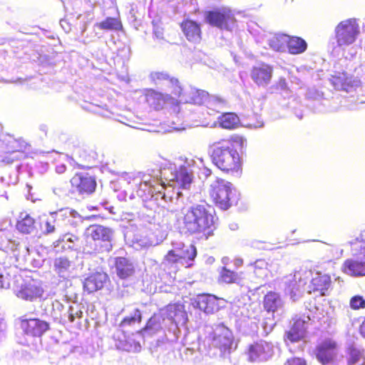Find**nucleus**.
I'll list each match as a JSON object with an SVG mask.
<instances>
[{
    "label": "nucleus",
    "instance_id": "f257e3e1",
    "mask_svg": "<svg viewBox=\"0 0 365 365\" xmlns=\"http://www.w3.org/2000/svg\"><path fill=\"white\" fill-rule=\"evenodd\" d=\"M203 166L202 160L198 159H178L175 163H168L160 170H154L149 174L140 175L134 182L140 184L138 193L144 200H157L163 207H168L171 211L178 208L171 207L170 204L180 207L183 203L184 193L191 186L193 174L199 169L200 175L205 178L211 175V170Z\"/></svg>",
    "mask_w": 365,
    "mask_h": 365
},
{
    "label": "nucleus",
    "instance_id": "f03ea898",
    "mask_svg": "<svg viewBox=\"0 0 365 365\" xmlns=\"http://www.w3.org/2000/svg\"><path fill=\"white\" fill-rule=\"evenodd\" d=\"M212 208L202 202L182 210L183 228L190 234H197L207 239L215 229Z\"/></svg>",
    "mask_w": 365,
    "mask_h": 365
},
{
    "label": "nucleus",
    "instance_id": "7ed1b4c3",
    "mask_svg": "<svg viewBox=\"0 0 365 365\" xmlns=\"http://www.w3.org/2000/svg\"><path fill=\"white\" fill-rule=\"evenodd\" d=\"M245 140L222 139L215 142L210 147L212 163L222 171L229 173L237 170L240 167L238 147L242 148Z\"/></svg>",
    "mask_w": 365,
    "mask_h": 365
},
{
    "label": "nucleus",
    "instance_id": "20e7f679",
    "mask_svg": "<svg viewBox=\"0 0 365 365\" xmlns=\"http://www.w3.org/2000/svg\"><path fill=\"white\" fill-rule=\"evenodd\" d=\"M351 257L346 259L341 267L344 273L351 277L365 276V231L350 240Z\"/></svg>",
    "mask_w": 365,
    "mask_h": 365
},
{
    "label": "nucleus",
    "instance_id": "39448f33",
    "mask_svg": "<svg viewBox=\"0 0 365 365\" xmlns=\"http://www.w3.org/2000/svg\"><path fill=\"white\" fill-rule=\"evenodd\" d=\"M87 235L93 240L91 247L86 245L83 252L87 253L93 252H108L112 250V241L114 232L110 227L100 225H92L87 229Z\"/></svg>",
    "mask_w": 365,
    "mask_h": 365
},
{
    "label": "nucleus",
    "instance_id": "423d86ee",
    "mask_svg": "<svg viewBox=\"0 0 365 365\" xmlns=\"http://www.w3.org/2000/svg\"><path fill=\"white\" fill-rule=\"evenodd\" d=\"M210 193L215 204L225 210L237 203L239 199L233 185L222 179H217L210 185Z\"/></svg>",
    "mask_w": 365,
    "mask_h": 365
},
{
    "label": "nucleus",
    "instance_id": "0eeeda50",
    "mask_svg": "<svg viewBox=\"0 0 365 365\" xmlns=\"http://www.w3.org/2000/svg\"><path fill=\"white\" fill-rule=\"evenodd\" d=\"M207 342L220 351V355L230 354L233 344V335L230 329L223 324L215 327H206Z\"/></svg>",
    "mask_w": 365,
    "mask_h": 365
},
{
    "label": "nucleus",
    "instance_id": "6e6552de",
    "mask_svg": "<svg viewBox=\"0 0 365 365\" xmlns=\"http://www.w3.org/2000/svg\"><path fill=\"white\" fill-rule=\"evenodd\" d=\"M360 34L358 19H348L339 22L334 29L336 46L342 49L354 44Z\"/></svg>",
    "mask_w": 365,
    "mask_h": 365
},
{
    "label": "nucleus",
    "instance_id": "1a4fd4ad",
    "mask_svg": "<svg viewBox=\"0 0 365 365\" xmlns=\"http://www.w3.org/2000/svg\"><path fill=\"white\" fill-rule=\"evenodd\" d=\"M312 277V271L300 269L294 274L286 276L282 279L285 294L295 302L299 299L304 292V287L309 282Z\"/></svg>",
    "mask_w": 365,
    "mask_h": 365
},
{
    "label": "nucleus",
    "instance_id": "9d476101",
    "mask_svg": "<svg viewBox=\"0 0 365 365\" xmlns=\"http://www.w3.org/2000/svg\"><path fill=\"white\" fill-rule=\"evenodd\" d=\"M0 250L11 252L17 260L24 259L29 253L26 245H20L14 237L12 225L10 222L4 227H0Z\"/></svg>",
    "mask_w": 365,
    "mask_h": 365
},
{
    "label": "nucleus",
    "instance_id": "9b49d317",
    "mask_svg": "<svg viewBox=\"0 0 365 365\" xmlns=\"http://www.w3.org/2000/svg\"><path fill=\"white\" fill-rule=\"evenodd\" d=\"M205 19L211 26L227 31H232L236 24L235 15L228 8L207 11Z\"/></svg>",
    "mask_w": 365,
    "mask_h": 365
},
{
    "label": "nucleus",
    "instance_id": "f8f14e48",
    "mask_svg": "<svg viewBox=\"0 0 365 365\" xmlns=\"http://www.w3.org/2000/svg\"><path fill=\"white\" fill-rule=\"evenodd\" d=\"M14 292L22 300L35 302L43 298L44 289L40 282L32 279L16 285L14 288Z\"/></svg>",
    "mask_w": 365,
    "mask_h": 365
},
{
    "label": "nucleus",
    "instance_id": "ddd939ff",
    "mask_svg": "<svg viewBox=\"0 0 365 365\" xmlns=\"http://www.w3.org/2000/svg\"><path fill=\"white\" fill-rule=\"evenodd\" d=\"M315 355L322 365H339L336 343L331 339H326L318 344L315 349Z\"/></svg>",
    "mask_w": 365,
    "mask_h": 365
},
{
    "label": "nucleus",
    "instance_id": "4468645a",
    "mask_svg": "<svg viewBox=\"0 0 365 365\" xmlns=\"http://www.w3.org/2000/svg\"><path fill=\"white\" fill-rule=\"evenodd\" d=\"M225 300L213 294H203L197 295L195 299L196 306L206 314H214L225 307Z\"/></svg>",
    "mask_w": 365,
    "mask_h": 365
},
{
    "label": "nucleus",
    "instance_id": "2eb2a0df",
    "mask_svg": "<svg viewBox=\"0 0 365 365\" xmlns=\"http://www.w3.org/2000/svg\"><path fill=\"white\" fill-rule=\"evenodd\" d=\"M175 96H178L179 98L177 101L179 105H186L185 109H187V104H204V102L207 97V92L193 88H189L187 89L182 88V91H175Z\"/></svg>",
    "mask_w": 365,
    "mask_h": 365
},
{
    "label": "nucleus",
    "instance_id": "dca6fc26",
    "mask_svg": "<svg viewBox=\"0 0 365 365\" xmlns=\"http://www.w3.org/2000/svg\"><path fill=\"white\" fill-rule=\"evenodd\" d=\"M274 354V346L265 341H260L250 346L248 351L249 360L252 362H259L269 359Z\"/></svg>",
    "mask_w": 365,
    "mask_h": 365
},
{
    "label": "nucleus",
    "instance_id": "f3484780",
    "mask_svg": "<svg viewBox=\"0 0 365 365\" xmlns=\"http://www.w3.org/2000/svg\"><path fill=\"white\" fill-rule=\"evenodd\" d=\"M310 320L309 316L306 314L296 316L293 319V324L291 329L287 334V339L291 342L298 341L303 339Z\"/></svg>",
    "mask_w": 365,
    "mask_h": 365
},
{
    "label": "nucleus",
    "instance_id": "a211bd4d",
    "mask_svg": "<svg viewBox=\"0 0 365 365\" xmlns=\"http://www.w3.org/2000/svg\"><path fill=\"white\" fill-rule=\"evenodd\" d=\"M273 68L267 63H259L252 67L250 78L259 87H267L272 78Z\"/></svg>",
    "mask_w": 365,
    "mask_h": 365
},
{
    "label": "nucleus",
    "instance_id": "6ab92c4d",
    "mask_svg": "<svg viewBox=\"0 0 365 365\" xmlns=\"http://www.w3.org/2000/svg\"><path fill=\"white\" fill-rule=\"evenodd\" d=\"M160 314L166 319L168 326L172 324H185L187 319V314L181 304H169L164 309H160Z\"/></svg>",
    "mask_w": 365,
    "mask_h": 365
},
{
    "label": "nucleus",
    "instance_id": "aec40b11",
    "mask_svg": "<svg viewBox=\"0 0 365 365\" xmlns=\"http://www.w3.org/2000/svg\"><path fill=\"white\" fill-rule=\"evenodd\" d=\"M73 187L81 195H89L94 192L96 187L95 179L88 174H77L71 180Z\"/></svg>",
    "mask_w": 365,
    "mask_h": 365
},
{
    "label": "nucleus",
    "instance_id": "412c9836",
    "mask_svg": "<svg viewBox=\"0 0 365 365\" xmlns=\"http://www.w3.org/2000/svg\"><path fill=\"white\" fill-rule=\"evenodd\" d=\"M264 307L267 314L281 317L284 312V302L278 293L269 292L264 297Z\"/></svg>",
    "mask_w": 365,
    "mask_h": 365
},
{
    "label": "nucleus",
    "instance_id": "4be33fe9",
    "mask_svg": "<svg viewBox=\"0 0 365 365\" xmlns=\"http://www.w3.org/2000/svg\"><path fill=\"white\" fill-rule=\"evenodd\" d=\"M80 238L71 233L67 232L59 237V238L53 242V247L56 252L73 250H79L81 249Z\"/></svg>",
    "mask_w": 365,
    "mask_h": 365
},
{
    "label": "nucleus",
    "instance_id": "5701e85b",
    "mask_svg": "<svg viewBox=\"0 0 365 365\" xmlns=\"http://www.w3.org/2000/svg\"><path fill=\"white\" fill-rule=\"evenodd\" d=\"M331 83L336 89L346 91V92L355 91L361 84L359 79L348 76L345 73L332 76Z\"/></svg>",
    "mask_w": 365,
    "mask_h": 365
},
{
    "label": "nucleus",
    "instance_id": "b1692460",
    "mask_svg": "<svg viewBox=\"0 0 365 365\" xmlns=\"http://www.w3.org/2000/svg\"><path fill=\"white\" fill-rule=\"evenodd\" d=\"M21 328L28 336H41L49 329V324L38 319H30L21 322Z\"/></svg>",
    "mask_w": 365,
    "mask_h": 365
},
{
    "label": "nucleus",
    "instance_id": "393cba45",
    "mask_svg": "<svg viewBox=\"0 0 365 365\" xmlns=\"http://www.w3.org/2000/svg\"><path fill=\"white\" fill-rule=\"evenodd\" d=\"M173 246L181 260V264L185 267L190 266L197 255L195 247L192 245H185L182 242L173 243Z\"/></svg>",
    "mask_w": 365,
    "mask_h": 365
},
{
    "label": "nucleus",
    "instance_id": "a878e982",
    "mask_svg": "<svg viewBox=\"0 0 365 365\" xmlns=\"http://www.w3.org/2000/svg\"><path fill=\"white\" fill-rule=\"evenodd\" d=\"M150 78L155 84H163L172 89L171 93L174 95L175 91H182V87L178 79L170 77L168 73L163 71H156L150 73Z\"/></svg>",
    "mask_w": 365,
    "mask_h": 365
},
{
    "label": "nucleus",
    "instance_id": "bb28decb",
    "mask_svg": "<svg viewBox=\"0 0 365 365\" xmlns=\"http://www.w3.org/2000/svg\"><path fill=\"white\" fill-rule=\"evenodd\" d=\"M107 280L108 275L106 273L96 272L85 279L83 282L84 290L88 293L94 292L102 289Z\"/></svg>",
    "mask_w": 365,
    "mask_h": 365
},
{
    "label": "nucleus",
    "instance_id": "cd10ccee",
    "mask_svg": "<svg viewBox=\"0 0 365 365\" xmlns=\"http://www.w3.org/2000/svg\"><path fill=\"white\" fill-rule=\"evenodd\" d=\"M16 227L22 234H32L36 231L35 220L27 212H21L18 217Z\"/></svg>",
    "mask_w": 365,
    "mask_h": 365
},
{
    "label": "nucleus",
    "instance_id": "c85d7f7f",
    "mask_svg": "<svg viewBox=\"0 0 365 365\" xmlns=\"http://www.w3.org/2000/svg\"><path fill=\"white\" fill-rule=\"evenodd\" d=\"M73 267V262L66 256L56 257L53 260V270L60 277H69Z\"/></svg>",
    "mask_w": 365,
    "mask_h": 365
},
{
    "label": "nucleus",
    "instance_id": "c756f323",
    "mask_svg": "<svg viewBox=\"0 0 365 365\" xmlns=\"http://www.w3.org/2000/svg\"><path fill=\"white\" fill-rule=\"evenodd\" d=\"M182 30L190 41L197 42L200 40L201 31L200 26L193 21L187 20L181 24Z\"/></svg>",
    "mask_w": 365,
    "mask_h": 365
},
{
    "label": "nucleus",
    "instance_id": "7c9ffc66",
    "mask_svg": "<svg viewBox=\"0 0 365 365\" xmlns=\"http://www.w3.org/2000/svg\"><path fill=\"white\" fill-rule=\"evenodd\" d=\"M166 326H168L166 319L163 318L159 312V313L155 314L150 317L143 331L152 335L160 331L163 327Z\"/></svg>",
    "mask_w": 365,
    "mask_h": 365
},
{
    "label": "nucleus",
    "instance_id": "2f4dec72",
    "mask_svg": "<svg viewBox=\"0 0 365 365\" xmlns=\"http://www.w3.org/2000/svg\"><path fill=\"white\" fill-rule=\"evenodd\" d=\"M50 213L56 219L57 223H60L61 225V222L72 224L74 219L80 217L78 212L68 207L51 212Z\"/></svg>",
    "mask_w": 365,
    "mask_h": 365
},
{
    "label": "nucleus",
    "instance_id": "473e14b6",
    "mask_svg": "<svg viewBox=\"0 0 365 365\" xmlns=\"http://www.w3.org/2000/svg\"><path fill=\"white\" fill-rule=\"evenodd\" d=\"M182 109V106H180L178 103L173 107V112L175 113L172 115L171 125H169L170 128L168 130V132L184 130L185 129V125H188V124H184L185 121L184 118H187L188 115L181 114Z\"/></svg>",
    "mask_w": 365,
    "mask_h": 365
},
{
    "label": "nucleus",
    "instance_id": "72a5a7b5",
    "mask_svg": "<svg viewBox=\"0 0 365 365\" xmlns=\"http://www.w3.org/2000/svg\"><path fill=\"white\" fill-rule=\"evenodd\" d=\"M288 36L281 34H270L267 42L270 48L275 51L282 52L287 48Z\"/></svg>",
    "mask_w": 365,
    "mask_h": 365
},
{
    "label": "nucleus",
    "instance_id": "f704fd0d",
    "mask_svg": "<svg viewBox=\"0 0 365 365\" xmlns=\"http://www.w3.org/2000/svg\"><path fill=\"white\" fill-rule=\"evenodd\" d=\"M115 268L118 275L122 279L131 276L134 272L133 263L125 257L115 259Z\"/></svg>",
    "mask_w": 365,
    "mask_h": 365
},
{
    "label": "nucleus",
    "instance_id": "c9c22d12",
    "mask_svg": "<svg viewBox=\"0 0 365 365\" xmlns=\"http://www.w3.org/2000/svg\"><path fill=\"white\" fill-rule=\"evenodd\" d=\"M162 168H161V169ZM154 170L155 169H148L146 173H138V175H136L135 176H134L132 178H131L130 176H128V175H125V177H128V179H130V180L128 181V184H131L132 186H135L136 187V194H137V195L138 196V197L140 199H141L142 202H143L144 207L148 208V209H149V210H154L156 207H159V206L162 207V205L158 203V201H157V200H152V199H148V200H144L143 197H141L139 195V193H138L140 187H141V186H140V184H136L134 182V180H135V178H136L137 177L140 176V175L149 174L150 171ZM155 170H160V168H156ZM125 180H127V178H125Z\"/></svg>",
    "mask_w": 365,
    "mask_h": 365
},
{
    "label": "nucleus",
    "instance_id": "e433bc0d",
    "mask_svg": "<svg viewBox=\"0 0 365 365\" xmlns=\"http://www.w3.org/2000/svg\"><path fill=\"white\" fill-rule=\"evenodd\" d=\"M287 48L291 54H300L307 50V43L303 38L300 37H290L288 36Z\"/></svg>",
    "mask_w": 365,
    "mask_h": 365
},
{
    "label": "nucleus",
    "instance_id": "4c0bfd02",
    "mask_svg": "<svg viewBox=\"0 0 365 365\" xmlns=\"http://www.w3.org/2000/svg\"><path fill=\"white\" fill-rule=\"evenodd\" d=\"M309 281L313 286L314 290L319 291L322 295H326V292H327L331 284V279L328 275L317 274L315 277L312 276Z\"/></svg>",
    "mask_w": 365,
    "mask_h": 365
},
{
    "label": "nucleus",
    "instance_id": "58836bf2",
    "mask_svg": "<svg viewBox=\"0 0 365 365\" xmlns=\"http://www.w3.org/2000/svg\"><path fill=\"white\" fill-rule=\"evenodd\" d=\"M207 108V112L209 115H212L213 112L220 113L226 104V102L222 98L215 96H209L204 102Z\"/></svg>",
    "mask_w": 365,
    "mask_h": 365
},
{
    "label": "nucleus",
    "instance_id": "ea45409f",
    "mask_svg": "<svg viewBox=\"0 0 365 365\" xmlns=\"http://www.w3.org/2000/svg\"><path fill=\"white\" fill-rule=\"evenodd\" d=\"M123 26L121 21L118 18L107 17L103 21L94 24V29H100L105 31H119Z\"/></svg>",
    "mask_w": 365,
    "mask_h": 365
},
{
    "label": "nucleus",
    "instance_id": "a19ab883",
    "mask_svg": "<svg viewBox=\"0 0 365 365\" xmlns=\"http://www.w3.org/2000/svg\"><path fill=\"white\" fill-rule=\"evenodd\" d=\"M218 281L220 283L225 284H239L241 281V277L239 273L232 271L226 267H222L219 272Z\"/></svg>",
    "mask_w": 365,
    "mask_h": 365
},
{
    "label": "nucleus",
    "instance_id": "79ce46f5",
    "mask_svg": "<svg viewBox=\"0 0 365 365\" xmlns=\"http://www.w3.org/2000/svg\"><path fill=\"white\" fill-rule=\"evenodd\" d=\"M239 118L234 113H225L218 117V122L221 128L232 130L239 123Z\"/></svg>",
    "mask_w": 365,
    "mask_h": 365
},
{
    "label": "nucleus",
    "instance_id": "37998d69",
    "mask_svg": "<svg viewBox=\"0 0 365 365\" xmlns=\"http://www.w3.org/2000/svg\"><path fill=\"white\" fill-rule=\"evenodd\" d=\"M61 227L60 223H57L56 219L49 213V216L41 222V230L43 235H50L56 233Z\"/></svg>",
    "mask_w": 365,
    "mask_h": 365
},
{
    "label": "nucleus",
    "instance_id": "c03bdc74",
    "mask_svg": "<svg viewBox=\"0 0 365 365\" xmlns=\"http://www.w3.org/2000/svg\"><path fill=\"white\" fill-rule=\"evenodd\" d=\"M364 350L352 346L349 349V356H348V364L354 365L359 364L360 365H364Z\"/></svg>",
    "mask_w": 365,
    "mask_h": 365
},
{
    "label": "nucleus",
    "instance_id": "a18cd8bd",
    "mask_svg": "<svg viewBox=\"0 0 365 365\" xmlns=\"http://www.w3.org/2000/svg\"><path fill=\"white\" fill-rule=\"evenodd\" d=\"M24 157V154L12 150L11 151L0 154V163L5 165H10L23 159Z\"/></svg>",
    "mask_w": 365,
    "mask_h": 365
},
{
    "label": "nucleus",
    "instance_id": "49530a36",
    "mask_svg": "<svg viewBox=\"0 0 365 365\" xmlns=\"http://www.w3.org/2000/svg\"><path fill=\"white\" fill-rule=\"evenodd\" d=\"M142 314L138 309H134L130 315L125 317L120 322V327L125 328L127 326H132L141 322Z\"/></svg>",
    "mask_w": 365,
    "mask_h": 365
},
{
    "label": "nucleus",
    "instance_id": "de8ad7c7",
    "mask_svg": "<svg viewBox=\"0 0 365 365\" xmlns=\"http://www.w3.org/2000/svg\"><path fill=\"white\" fill-rule=\"evenodd\" d=\"M68 318L70 322H73L76 319L83 317L82 307L79 304L73 303L69 306L68 311L64 314Z\"/></svg>",
    "mask_w": 365,
    "mask_h": 365
},
{
    "label": "nucleus",
    "instance_id": "09e8293b",
    "mask_svg": "<svg viewBox=\"0 0 365 365\" xmlns=\"http://www.w3.org/2000/svg\"><path fill=\"white\" fill-rule=\"evenodd\" d=\"M94 19V14L91 11H88L84 14H80L76 17V25L79 26L81 32H84L87 25L90 24Z\"/></svg>",
    "mask_w": 365,
    "mask_h": 365
},
{
    "label": "nucleus",
    "instance_id": "8fccbe9b",
    "mask_svg": "<svg viewBox=\"0 0 365 365\" xmlns=\"http://www.w3.org/2000/svg\"><path fill=\"white\" fill-rule=\"evenodd\" d=\"M269 316L266 317L262 323V327L263 328L264 332L266 335L272 331L274 327L276 324L275 318H277V320L280 317H277L275 314H268Z\"/></svg>",
    "mask_w": 365,
    "mask_h": 365
},
{
    "label": "nucleus",
    "instance_id": "3c124183",
    "mask_svg": "<svg viewBox=\"0 0 365 365\" xmlns=\"http://www.w3.org/2000/svg\"><path fill=\"white\" fill-rule=\"evenodd\" d=\"M272 90V93L274 91H280L282 94H284L286 96H289L290 94V91L287 86V81L284 78H279L278 81L270 88Z\"/></svg>",
    "mask_w": 365,
    "mask_h": 365
},
{
    "label": "nucleus",
    "instance_id": "603ef678",
    "mask_svg": "<svg viewBox=\"0 0 365 365\" xmlns=\"http://www.w3.org/2000/svg\"><path fill=\"white\" fill-rule=\"evenodd\" d=\"M29 145L23 139L17 138L10 142V147L15 151L20 152L24 154V152L27 150Z\"/></svg>",
    "mask_w": 365,
    "mask_h": 365
},
{
    "label": "nucleus",
    "instance_id": "864d4df0",
    "mask_svg": "<svg viewBox=\"0 0 365 365\" xmlns=\"http://www.w3.org/2000/svg\"><path fill=\"white\" fill-rule=\"evenodd\" d=\"M349 306L352 309L357 310L365 308V298L361 295H355L350 299Z\"/></svg>",
    "mask_w": 365,
    "mask_h": 365
},
{
    "label": "nucleus",
    "instance_id": "5fc2aeb1",
    "mask_svg": "<svg viewBox=\"0 0 365 365\" xmlns=\"http://www.w3.org/2000/svg\"><path fill=\"white\" fill-rule=\"evenodd\" d=\"M152 100H156V104H154V108L155 109H159L162 107L163 103L164 102L163 95L160 93H157L155 91H151L147 95V101L150 103Z\"/></svg>",
    "mask_w": 365,
    "mask_h": 365
},
{
    "label": "nucleus",
    "instance_id": "6e6d98bb",
    "mask_svg": "<svg viewBox=\"0 0 365 365\" xmlns=\"http://www.w3.org/2000/svg\"><path fill=\"white\" fill-rule=\"evenodd\" d=\"M150 245H151V243L146 238H141L138 236H135L133 240L132 246L136 250L147 247Z\"/></svg>",
    "mask_w": 365,
    "mask_h": 365
},
{
    "label": "nucleus",
    "instance_id": "4d7b16f0",
    "mask_svg": "<svg viewBox=\"0 0 365 365\" xmlns=\"http://www.w3.org/2000/svg\"><path fill=\"white\" fill-rule=\"evenodd\" d=\"M177 255L178 253L175 247H173V249L169 251L167 255L165 257V263L167 262L168 264H181V260L178 256H177Z\"/></svg>",
    "mask_w": 365,
    "mask_h": 365
},
{
    "label": "nucleus",
    "instance_id": "13d9d810",
    "mask_svg": "<svg viewBox=\"0 0 365 365\" xmlns=\"http://www.w3.org/2000/svg\"><path fill=\"white\" fill-rule=\"evenodd\" d=\"M64 308L63 304L58 300L52 302L53 317L56 319L61 317V312Z\"/></svg>",
    "mask_w": 365,
    "mask_h": 365
},
{
    "label": "nucleus",
    "instance_id": "bf43d9fd",
    "mask_svg": "<svg viewBox=\"0 0 365 365\" xmlns=\"http://www.w3.org/2000/svg\"><path fill=\"white\" fill-rule=\"evenodd\" d=\"M10 274L0 272V289H9L11 284Z\"/></svg>",
    "mask_w": 365,
    "mask_h": 365
},
{
    "label": "nucleus",
    "instance_id": "052dcab7",
    "mask_svg": "<svg viewBox=\"0 0 365 365\" xmlns=\"http://www.w3.org/2000/svg\"><path fill=\"white\" fill-rule=\"evenodd\" d=\"M329 251L331 259H339L343 255V250L336 246L330 247Z\"/></svg>",
    "mask_w": 365,
    "mask_h": 365
},
{
    "label": "nucleus",
    "instance_id": "680f3d73",
    "mask_svg": "<svg viewBox=\"0 0 365 365\" xmlns=\"http://www.w3.org/2000/svg\"><path fill=\"white\" fill-rule=\"evenodd\" d=\"M284 365H307L306 361L299 357H294L287 360Z\"/></svg>",
    "mask_w": 365,
    "mask_h": 365
},
{
    "label": "nucleus",
    "instance_id": "e2e57ef3",
    "mask_svg": "<svg viewBox=\"0 0 365 365\" xmlns=\"http://www.w3.org/2000/svg\"><path fill=\"white\" fill-rule=\"evenodd\" d=\"M124 349L128 351L139 352L141 349V346L139 342L133 341V344L127 346Z\"/></svg>",
    "mask_w": 365,
    "mask_h": 365
},
{
    "label": "nucleus",
    "instance_id": "0e129e2a",
    "mask_svg": "<svg viewBox=\"0 0 365 365\" xmlns=\"http://www.w3.org/2000/svg\"><path fill=\"white\" fill-rule=\"evenodd\" d=\"M255 269H263L266 271L267 269V263L264 259H258L254 263Z\"/></svg>",
    "mask_w": 365,
    "mask_h": 365
},
{
    "label": "nucleus",
    "instance_id": "69168bd1",
    "mask_svg": "<svg viewBox=\"0 0 365 365\" xmlns=\"http://www.w3.org/2000/svg\"><path fill=\"white\" fill-rule=\"evenodd\" d=\"M94 113L105 118L109 117L110 115V113L107 110H103L99 107L96 108Z\"/></svg>",
    "mask_w": 365,
    "mask_h": 365
},
{
    "label": "nucleus",
    "instance_id": "338daca9",
    "mask_svg": "<svg viewBox=\"0 0 365 365\" xmlns=\"http://www.w3.org/2000/svg\"><path fill=\"white\" fill-rule=\"evenodd\" d=\"M153 34L157 38H159V39L163 38V29L158 26L154 27Z\"/></svg>",
    "mask_w": 365,
    "mask_h": 365
},
{
    "label": "nucleus",
    "instance_id": "774afa93",
    "mask_svg": "<svg viewBox=\"0 0 365 365\" xmlns=\"http://www.w3.org/2000/svg\"><path fill=\"white\" fill-rule=\"evenodd\" d=\"M60 24H61V27L63 28V29L66 32H69L71 31V26L69 25V23L67 21V20L61 19L60 21Z\"/></svg>",
    "mask_w": 365,
    "mask_h": 365
}]
</instances>
